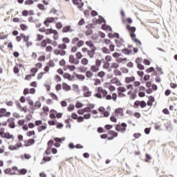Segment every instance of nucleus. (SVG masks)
Listing matches in <instances>:
<instances>
[{
	"mask_svg": "<svg viewBox=\"0 0 177 177\" xmlns=\"http://www.w3.org/2000/svg\"><path fill=\"white\" fill-rule=\"evenodd\" d=\"M62 89H64V91H70V89H71V86L67 84V83L64 82L62 84Z\"/></svg>",
	"mask_w": 177,
	"mask_h": 177,
	"instance_id": "nucleus-18",
	"label": "nucleus"
},
{
	"mask_svg": "<svg viewBox=\"0 0 177 177\" xmlns=\"http://www.w3.org/2000/svg\"><path fill=\"white\" fill-rule=\"evenodd\" d=\"M98 89L100 91L101 93L102 94V97H106L107 94L109 93L107 91L102 88V87H99Z\"/></svg>",
	"mask_w": 177,
	"mask_h": 177,
	"instance_id": "nucleus-22",
	"label": "nucleus"
},
{
	"mask_svg": "<svg viewBox=\"0 0 177 177\" xmlns=\"http://www.w3.org/2000/svg\"><path fill=\"white\" fill-rule=\"evenodd\" d=\"M30 73H32L33 74H37V73H38V68H37V67L32 68L30 69Z\"/></svg>",
	"mask_w": 177,
	"mask_h": 177,
	"instance_id": "nucleus-61",
	"label": "nucleus"
},
{
	"mask_svg": "<svg viewBox=\"0 0 177 177\" xmlns=\"http://www.w3.org/2000/svg\"><path fill=\"white\" fill-rule=\"evenodd\" d=\"M93 81H95L94 85L95 86H97V85H100V84H102V82L99 79H94Z\"/></svg>",
	"mask_w": 177,
	"mask_h": 177,
	"instance_id": "nucleus-52",
	"label": "nucleus"
},
{
	"mask_svg": "<svg viewBox=\"0 0 177 177\" xmlns=\"http://www.w3.org/2000/svg\"><path fill=\"white\" fill-rule=\"evenodd\" d=\"M146 106H147V104L146 103V102L145 100L140 101V107H141V109H145V107H146Z\"/></svg>",
	"mask_w": 177,
	"mask_h": 177,
	"instance_id": "nucleus-45",
	"label": "nucleus"
},
{
	"mask_svg": "<svg viewBox=\"0 0 177 177\" xmlns=\"http://www.w3.org/2000/svg\"><path fill=\"white\" fill-rule=\"evenodd\" d=\"M53 31V28L46 29V35H49L50 34H52Z\"/></svg>",
	"mask_w": 177,
	"mask_h": 177,
	"instance_id": "nucleus-56",
	"label": "nucleus"
},
{
	"mask_svg": "<svg viewBox=\"0 0 177 177\" xmlns=\"http://www.w3.org/2000/svg\"><path fill=\"white\" fill-rule=\"evenodd\" d=\"M63 77H64L65 80H68V81H74V80H75L74 76H72V75H71L70 73H64Z\"/></svg>",
	"mask_w": 177,
	"mask_h": 177,
	"instance_id": "nucleus-8",
	"label": "nucleus"
},
{
	"mask_svg": "<svg viewBox=\"0 0 177 177\" xmlns=\"http://www.w3.org/2000/svg\"><path fill=\"white\" fill-rule=\"evenodd\" d=\"M115 115H119L120 117H124V110L122 108H118L115 110Z\"/></svg>",
	"mask_w": 177,
	"mask_h": 177,
	"instance_id": "nucleus-7",
	"label": "nucleus"
},
{
	"mask_svg": "<svg viewBox=\"0 0 177 177\" xmlns=\"http://www.w3.org/2000/svg\"><path fill=\"white\" fill-rule=\"evenodd\" d=\"M67 68L70 70V71H75L76 70L77 67H75L74 65H67Z\"/></svg>",
	"mask_w": 177,
	"mask_h": 177,
	"instance_id": "nucleus-38",
	"label": "nucleus"
},
{
	"mask_svg": "<svg viewBox=\"0 0 177 177\" xmlns=\"http://www.w3.org/2000/svg\"><path fill=\"white\" fill-rule=\"evenodd\" d=\"M155 70L156 69L154 68V67L151 66V67H149V68H147L146 70V72L148 73H153V71H155Z\"/></svg>",
	"mask_w": 177,
	"mask_h": 177,
	"instance_id": "nucleus-54",
	"label": "nucleus"
},
{
	"mask_svg": "<svg viewBox=\"0 0 177 177\" xmlns=\"http://www.w3.org/2000/svg\"><path fill=\"white\" fill-rule=\"evenodd\" d=\"M35 143V140L33 138H30L27 141V143L24 144L25 147H28V146H31L32 145H34Z\"/></svg>",
	"mask_w": 177,
	"mask_h": 177,
	"instance_id": "nucleus-14",
	"label": "nucleus"
},
{
	"mask_svg": "<svg viewBox=\"0 0 177 177\" xmlns=\"http://www.w3.org/2000/svg\"><path fill=\"white\" fill-rule=\"evenodd\" d=\"M122 52L124 55H132V50L129 49L128 48H124L122 49Z\"/></svg>",
	"mask_w": 177,
	"mask_h": 177,
	"instance_id": "nucleus-15",
	"label": "nucleus"
},
{
	"mask_svg": "<svg viewBox=\"0 0 177 177\" xmlns=\"http://www.w3.org/2000/svg\"><path fill=\"white\" fill-rule=\"evenodd\" d=\"M47 127H48V124H46V123H44L41 126H39L37 127L38 132H42V131H45V129H46Z\"/></svg>",
	"mask_w": 177,
	"mask_h": 177,
	"instance_id": "nucleus-12",
	"label": "nucleus"
},
{
	"mask_svg": "<svg viewBox=\"0 0 177 177\" xmlns=\"http://www.w3.org/2000/svg\"><path fill=\"white\" fill-rule=\"evenodd\" d=\"M74 109H75V106L73 104H69L67 107L68 111H73Z\"/></svg>",
	"mask_w": 177,
	"mask_h": 177,
	"instance_id": "nucleus-40",
	"label": "nucleus"
},
{
	"mask_svg": "<svg viewBox=\"0 0 177 177\" xmlns=\"http://www.w3.org/2000/svg\"><path fill=\"white\" fill-rule=\"evenodd\" d=\"M120 67V65L115 62L112 63L111 66V68H118Z\"/></svg>",
	"mask_w": 177,
	"mask_h": 177,
	"instance_id": "nucleus-55",
	"label": "nucleus"
},
{
	"mask_svg": "<svg viewBox=\"0 0 177 177\" xmlns=\"http://www.w3.org/2000/svg\"><path fill=\"white\" fill-rule=\"evenodd\" d=\"M57 48H58V49L64 50L65 49H67V45H66L64 43H62L61 44H58Z\"/></svg>",
	"mask_w": 177,
	"mask_h": 177,
	"instance_id": "nucleus-24",
	"label": "nucleus"
},
{
	"mask_svg": "<svg viewBox=\"0 0 177 177\" xmlns=\"http://www.w3.org/2000/svg\"><path fill=\"white\" fill-rule=\"evenodd\" d=\"M93 23L94 24H102V23L106 24V19L103 17L99 16V19H97Z\"/></svg>",
	"mask_w": 177,
	"mask_h": 177,
	"instance_id": "nucleus-6",
	"label": "nucleus"
},
{
	"mask_svg": "<svg viewBox=\"0 0 177 177\" xmlns=\"http://www.w3.org/2000/svg\"><path fill=\"white\" fill-rule=\"evenodd\" d=\"M37 38L36 39V41H42L44 39V35H41V34H37Z\"/></svg>",
	"mask_w": 177,
	"mask_h": 177,
	"instance_id": "nucleus-53",
	"label": "nucleus"
},
{
	"mask_svg": "<svg viewBox=\"0 0 177 177\" xmlns=\"http://www.w3.org/2000/svg\"><path fill=\"white\" fill-rule=\"evenodd\" d=\"M41 106H42L41 101H36L33 106L34 109H35V107H37V109H40Z\"/></svg>",
	"mask_w": 177,
	"mask_h": 177,
	"instance_id": "nucleus-32",
	"label": "nucleus"
},
{
	"mask_svg": "<svg viewBox=\"0 0 177 177\" xmlns=\"http://www.w3.org/2000/svg\"><path fill=\"white\" fill-rule=\"evenodd\" d=\"M54 142H55L54 145L55 147H60V143H62L60 141V138H55Z\"/></svg>",
	"mask_w": 177,
	"mask_h": 177,
	"instance_id": "nucleus-16",
	"label": "nucleus"
},
{
	"mask_svg": "<svg viewBox=\"0 0 177 177\" xmlns=\"http://www.w3.org/2000/svg\"><path fill=\"white\" fill-rule=\"evenodd\" d=\"M139 106H140V100H136L134 102V104H133L134 109H139Z\"/></svg>",
	"mask_w": 177,
	"mask_h": 177,
	"instance_id": "nucleus-37",
	"label": "nucleus"
},
{
	"mask_svg": "<svg viewBox=\"0 0 177 177\" xmlns=\"http://www.w3.org/2000/svg\"><path fill=\"white\" fill-rule=\"evenodd\" d=\"M83 91L84 97H91V96H92V91H89V88H88V86H84Z\"/></svg>",
	"mask_w": 177,
	"mask_h": 177,
	"instance_id": "nucleus-3",
	"label": "nucleus"
},
{
	"mask_svg": "<svg viewBox=\"0 0 177 177\" xmlns=\"http://www.w3.org/2000/svg\"><path fill=\"white\" fill-rule=\"evenodd\" d=\"M86 78H92L93 77V73L91 71H86Z\"/></svg>",
	"mask_w": 177,
	"mask_h": 177,
	"instance_id": "nucleus-30",
	"label": "nucleus"
},
{
	"mask_svg": "<svg viewBox=\"0 0 177 177\" xmlns=\"http://www.w3.org/2000/svg\"><path fill=\"white\" fill-rule=\"evenodd\" d=\"M56 113H57V111H56L55 109H51L50 111V118H51V120H55V118H56Z\"/></svg>",
	"mask_w": 177,
	"mask_h": 177,
	"instance_id": "nucleus-13",
	"label": "nucleus"
},
{
	"mask_svg": "<svg viewBox=\"0 0 177 177\" xmlns=\"http://www.w3.org/2000/svg\"><path fill=\"white\" fill-rule=\"evenodd\" d=\"M21 37L24 39V42L26 44L30 41V36L24 35V33H21Z\"/></svg>",
	"mask_w": 177,
	"mask_h": 177,
	"instance_id": "nucleus-19",
	"label": "nucleus"
},
{
	"mask_svg": "<svg viewBox=\"0 0 177 177\" xmlns=\"http://www.w3.org/2000/svg\"><path fill=\"white\" fill-rule=\"evenodd\" d=\"M84 40H79L76 44V46H77V48H81V46H84Z\"/></svg>",
	"mask_w": 177,
	"mask_h": 177,
	"instance_id": "nucleus-39",
	"label": "nucleus"
},
{
	"mask_svg": "<svg viewBox=\"0 0 177 177\" xmlns=\"http://www.w3.org/2000/svg\"><path fill=\"white\" fill-rule=\"evenodd\" d=\"M91 113H87L83 115V118L84 120H89L91 118Z\"/></svg>",
	"mask_w": 177,
	"mask_h": 177,
	"instance_id": "nucleus-47",
	"label": "nucleus"
},
{
	"mask_svg": "<svg viewBox=\"0 0 177 177\" xmlns=\"http://www.w3.org/2000/svg\"><path fill=\"white\" fill-rule=\"evenodd\" d=\"M28 172V170L27 169H21L18 170V175H26Z\"/></svg>",
	"mask_w": 177,
	"mask_h": 177,
	"instance_id": "nucleus-21",
	"label": "nucleus"
},
{
	"mask_svg": "<svg viewBox=\"0 0 177 177\" xmlns=\"http://www.w3.org/2000/svg\"><path fill=\"white\" fill-rule=\"evenodd\" d=\"M34 1L33 0H26L25 1V5H33Z\"/></svg>",
	"mask_w": 177,
	"mask_h": 177,
	"instance_id": "nucleus-63",
	"label": "nucleus"
},
{
	"mask_svg": "<svg viewBox=\"0 0 177 177\" xmlns=\"http://www.w3.org/2000/svg\"><path fill=\"white\" fill-rule=\"evenodd\" d=\"M69 63L71 64H80V60L75 58L73 55H69Z\"/></svg>",
	"mask_w": 177,
	"mask_h": 177,
	"instance_id": "nucleus-5",
	"label": "nucleus"
},
{
	"mask_svg": "<svg viewBox=\"0 0 177 177\" xmlns=\"http://www.w3.org/2000/svg\"><path fill=\"white\" fill-rule=\"evenodd\" d=\"M62 32L66 33V32H73V31H74V30L71 29V26H64L62 28Z\"/></svg>",
	"mask_w": 177,
	"mask_h": 177,
	"instance_id": "nucleus-10",
	"label": "nucleus"
},
{
	"mask_svg": "<svg viewBox=\"0 0 177 177\" xmlns=\"http://www.w3.org/2000/svg\"><path fill=\"white\" fill-rule=\"evenodd\" d=\"M46 45H48L47 43H46V39H43L41 41V48H46Z\"/></svg>",
	"mask_w": 177,
	"mask_h": 177,
	"instance_id": "nucleus-50",
	"label": "nucleus"
},
{
	"mask_svg": "<svg viewBox=\"0 0 177 177\" xmlns=\"http://www.w3.org/2000/svg\"><path fill=\"white\" fill-rule=\"evenodd\" d=\"M47 145L48 148L52 149V146H55V141L53 140H48Z\"/></svg>",
	"mask_w": 177,
	"mask_h": 177,
	"instance_id": "nucleus-31",
	"label": "nucleus"
},
{
	"mask_svg": "<svg viewBox=\"0 0 177 177\" xmlns=\"http://www.w3.org/2000/svg\"><path fill=\"white\" fill-rule=\"evenodd\" d=\"M88 60L87 58H83L82 59L81 63L83 64V66H86L88 64Z\"/></svg>",
	"mask_w": 177,
	"mask_h": 177,
	"instance_id": "nucleus-44",
	"label": "nucleus"
},
{
	"mask_svg": "<svg viewBox=\"0 0 177 177\" xmlns=\"http://www.w3.org/2000/svg\"><path fill=\"white\" fill-rule=\"evenodd\" d=\"M37 8L40 10H45V6L42 3H39L37 4Z\"/></svg>",
	"mask_w": 177,
	"mask_h": 177,
	"instance_id": "nucleus-51",
	"label": "nucleus"
},
{
	"mask_svg": "<svg viewBox=\"0 0 177 177\" xmlns=\"http://www.w3.org/2000/svg\"><path fill=\"white\" fill-rule=\"evenodd\" d=\"M84 107V104L80 102H77L75 104V108L76 109H82Z\"/></svg>",
	"mask_w": 177,
	"mask_h": 177,
	"instance_id": "nucleus-33",
	"label": "nucleus"
},
{
	"mask_svg": "<svg viewBox=\"0 0 177 177\" xmlns=\"http://www.w3.org/2000/svg\"><path fill=\"white\" fill-rule=\"evenodd\" d=\"M91 70L93 73H97L99 71V66H96V65H93L91 66Z\"/></svg>",
	"mask_w": 177,
	"mask_h": 177,
	"instance_id": "nucleus-28",
	"label": "nucleus"
},
{
	"mask_svg": "<svg viewBox=\"0 0 177 177\" xmlns=\"http://www.w3.org/2000/svg\"><path fill=\"white\" fill-rule=\"evenodd\" d=\"M135 77L131 76V77H125V82L126 84H131V82H135Z\"/></svg>",
	"mask_w": 177,
	"mask_h": 177,
	"instance_id": "nucleus-11",
	"label": "nucleus"
},
{
	"mask_svg": "<svg viewBox=\"0 0 177 177\" xmlns=\"http://www.w3.org/2000/svg\"><path fill=\"white\" fill-rule=\"evenodd\" d=\"M50 95L53 100H59V97L56 94H55V93H50Z\"/></svg>",
	"mask_w": 177,
	"mask_h": 177,
	"instance_id": "nucleus-36",
	"label": "nucleus"
},
{
	"mask_svg": "<svg viewBox=\"0 0 177 177\" xmlns=\"http://www.w3.org/2000/svg\"><path fill=\"white\" fill-rule=\"evenodd\" d=\"M104 128L106 131H110V129H113V125L112 124H106L104 126Z\"/></svg>",
	"mask_w": 177,
	"mask_h": 177,
	"instance_id": "nucleus-60",
	"label": "nucleus"
},
{
	"mask_svg": "<svg viewBox=\"0 0 177 177\" xmlns=\"http://www.w3.org/2000/svg\"><path fill=\"white\" fill-rule=\"evenodd\" d=\"M131 39L136 44H139V45H142V41H140V40H139V39L136 38V37L135 38H131Z\"/></svg>",
	"mask_w": 177,
	"mask_h": 177,
	"instance_id": "nucleus-41",
	"label": "nucleus"
},
{
	"mask_svg": "<svg viewBox=\"0 0 177 177\" xmlns=\"http://www.w3.org/2000/svg\"><path fill=\"white\" fill-rule=\"evenodd\" d=\"M96 52V48H92L91 50H88L87 51V55L91 57V59H93V57L95 56Z\"/></svg>",
	"mask_w": 177,
	"mask_h": 177,
	"instance_id": "nucleus-9",
	"label": "nucleus"
},
{
	"mask_svg": "<svg viewBox=\"0 0 177 177\" xmlns=\"http://www.w3.org/2000/svg\"><path fill=\"white\" fill-rule=\"evenodd\" d=\"M77 70H80V73H86V71H88V68L85 66H80L77 68Z\"/></svg>",
	"mask_w": 177,
	"mask_h": 177,
	"instance_id": "nucleus-29",
	"label": "nucleus"
},
{
	"mask_svg": "<svg viewBox=\"0 0 177 177\" xmlns=\"http://www.w3.org/2000/svg\"><path fill=\"white\" fill-rule=\"evenodd\" d=\"M102 30H107L108 31H113V28H111V26H104V25H102Z\"/></svg>",
	"mask_w": 177,
	"mask_h": 177,
	"instance_id": "nucleus-25",
	"label": "nucleus"
},
{
	"mask_svg": "<svg viewBox=\"0 0 177 177\" xmlns=\"http://www.w3.org/2000/svg\"><path fill=\"white\" fill-rule=\"evenodd\" d=\"M75 56H76L77 60L82 59V54L80 51L76 53Z\"/></svg>",
	"mask_w": 177,
	"mask_h": 177,
	"instance_id": "nucleus-43",
	"label": "nucleus"
},
{
	"mask_svg": "<svg viewBox=\"0 0 177 177\" xmlns=\"http://www.w3.org/2000/svg\"><path fill=\"white\" fill-rule=\"evenodd\" d=\"M62 42L63 44H70V38L68 37H64L62 38Z\"/></svg>",
	"mask_w": 177,
	"mask_h": 177,
	"instance_id": "nucleus-46",
	"label": "nucleus"
},
{
	"mask_svg": "<svg viewBox=\"0 0 177 177\" xmlns=\"http://www.w3.org/2000/svg\"><path fill=\"white\" fill-rule=\"evenodd\" d=\"M109 67H110V62H104V68H106V70L109 69Z\"/></svg>",
	"mask_w": 177,
	"mask_h": 177,
	"instance_id": "nucleus-62",
	"label": "nucleus"
},
{
	"mask_svg": "<svg viewBox=\"0 0 177 177\" xmlns=\"http://www.w3.org/2000/svg\"><path fill=\"white\" fill-rule=\"evenodd\" d=\"M126 28L127 31H129L131 38L136 37V34L135 33V32L136 31V27L131 26V25L127 24Z\"/></svg>",
	"mask_w": 177,
	"mask_h": 177,
	"instance_id": "nucleus-2",
	"label": "nucleus"
},
{
	"mask_svg": "<svg viewBox=\"0 0 177 177\" xmlns=\"http://www.w3.org/2000/svg\"><path fill=\"white\" fill-rule=\"evenodd\" d=\"M60 104H61L62 107H67V101L62 100V101H61Z\"/></svg>",
	"mask_w": 177,
	"mask_h": 177,
	"instance_id": "nucleus-64",
	"label": "nucleus"
},
{
	"mask_svg": "<svg viewBox=\"0 0 177 177\" xmlns=\"http://www.w3.org/2000/svg\"><path fill=\"white\" fill-rule=\"evenodd\" d=\"M15 119L14 118H9L7 120V122H9L8 127L11 129H15V128H16V123L15 122Z\"/></svg>",
	"mask_w": 177,
	"mask_h": 177,
	"instance_id": "nucleus-4",
	"label": "nucleus"
},
{
	"mask_svg": "<svg viewBox=\"0 0 177 177\" xmlns=\"http://www.w3.org/2000/svg\"><path fill=\"white\" fill-rule=\"evenodd\" d=\"M13 71L15 74H19V73L20 72V69H19V67L15 66L13 68Z\"/></svg>",
	"mask_w": 177,
	"mask_h": 177,
	"instance_id": "nucleus-57",
	"label": "nucleus"
},
{
	"mask_svg": "<svg viewBox=\"0 0 177 177\" xmlns=\"http://www.w3.org/2000/svg\"><path fill=\"white\" fill-rule=\"evenodd\" d=\"M86 45H87V46H89V48H91V49H93L94 48H96L95 46V44H93L91 41H86Z\"/></svg>",
	"mask_w": 177,
	"mask_h": 177,
	"instance_id": "nucleus-27",
	"label": "nucleus"
},
{
	"mask_svg": "<svg viewBox=\"0 0 177 177\" xmlns=\"http://www.w3.org/2000/svg\"><path fill=\"white\" fill-rule=\"evenodd\" d=\"M108 133L109 135H111L113 138H117V136H118V133H117L115 131H108Z\"/></svg>",
	"mask_w": 177,
	"mask_h": 177,
	"instance_id": "nucleus-23",
	"label": "nucleus"
},
{
	"mask_svg": "<svg viewBox=\"0 0 177 177\" xmlns=\"http://www.w3.org/2000/svg\"><path fill=\"white\" fill-rule=\"evenodd\" d=\"M53 21H55V17H47L46 19H45V24L46 23H53Z\"/></svg>",
	"mask_w": 177,
	"mask_h": 177,
	"instance_id": "nucleus-26",
	"label": "nucleus"
},
{
	"mask_svg": "<svg viewBox=\"0 0 177 177\" xmlns=\"http://www.w3.org/2000/svg\"><path fill=\"white\" fill-rule=\"evenodd\" d=\"M102 51L103 52V53H106V55H110V50L106 47H103L102 48Z\"/></svg>",
	"mask_w": 177,
	"mask_h": 177,
	"instance_id": "nucleus-35",
	"label": "nucleus"
},
{
	"mask_svg": "<svg viewBox=\"0 0 177 177\" xmlns=\"http://www.w3.org/2000/svg\"><path fill=\"white\" fill-rule=\"evenodd\" d=\"M74 75L76 78H77V80H80V81H84V80H85V75H80V74L74 73Z\"/></svg>",
	"mask_w": 177,
	"mask_h": 177,
	"instance_id": "nucleus-17",
	"label": "nucleus"
},
{
	"mask_svg": "<svg viewBox=\"0 0 177 177\" xmlns=\"http://www.w3.org/2000/svg\"><path fill=\"white\" fill-rule=\"evenodd\" d=\"M113 73H114V74H115V75L116 77H117V75H119V76L122 75V73H121L120 70H115V71H113Z\"/></svg>",
	"mask_w": 177,
	"mask_h": 177,
	"instance_id": "nucleus-58",
	"label": "nucleus"
},
{
	"mask_svg": "<svg viewBox=\"0 0 177 177\" xmlns=\"http://www.w3.org/2000/svg\"><path fill=\"white\" fill-rule=\"evenodd\" d=\"M20 28H21V30H22V31H26V30L28 28V26H27V25L24 24H22L20 25Z\"/></svg>",
	"mask_w": 177,
	"mask_h": 177,
	"instance_id": "nucleus-48",
	"label": "nucleus"
},
{
	"mask_svg": "<svg viewBox=\"0 0 177 177\" xmlns=\"http://www.w3.org/2000/svg\"><path fill=\"white\" fill-rule=\"evenodd\" d=\"M146 159L145 160V162H150V160H151V156L149 153L145 154Z\"/></svg>",
	"mask_w": 177,
	"mask_h": 177,
	"instance_id": "nucleus-34",
	"label": "nucleus"
},
{
	"mask_svg": "<svg viewBox=\"0 0 177 177\" xmlns=\"http://www.w3.org/2000/svg\"><path fill=\"white\" fill-rule=\"evenodd\" d=\"M26 100L29 104V106H31V110H35V109L34 108V101H32V100H30L29 98H26Z\"/></svg>",
	"mask_w": 177,
	"mask_h": 177,
	"instance_id": "nucleus-20",
	"label": "nucleus"
},
{
	"mask_svg": "<svg viewBox=\"0 0 177 177\" xmlns=\"http://www.w3.org/2000/svg\"><path fill=\"white\" fill-rule=\"evenodd\" d=\"M12 172V169L10 168H7L4 170V173L6 174V175H10Z\"/></svg>",
	"mask_w": 177,
	"mask_h": 177,
	"instance_id": "nucleus-59",
	"label": "nucleus"
},
{
	"mask_svg": "<svg viewBox=\"0 0 177 177\" xmlns=\"http://www.w3.org/2000/svg\"><path fill=\"white\" fill-rule=\"evenodd\" d=\"M12 113L10 111L6 112L4 115L0 114V118H2V117H10V115Z\"/></svg>",
	"mask_w": 177,
	"mask_h": 177,
	"instance_id": "nucleus-49",
	"label": "nucleus"
},
{
	"mask_svg": "<svg viewBox=\"0 0 177 177\" xmlns=\"http://www.w3.org/2000/svg\"><path fill=\"white\" fill-rule=\"evenodd\" d=\"M128 125L125 122H122L120 124H116L115 131L117 132H121V133H124L125 131H127V127Z\"/></svg>",
	"mask_w": 177,
	"mask_h": 177,
	"instance_id": "nucleus-1",
	"label": "nucleus"
},
{
	"mask_svg": "<svg viewBox=\"0 0 177 177\" xmlns=\"http://www.w3.org/2000/svg\"><path fill=\"white\" fill-rule=\"evenodd\" d=\"M55 27L57 28V30H62V28H63V24L62 22H57L55 25Z\"/></svg>",
	"mask_w": 177,
	"mask_h": 177,
	"instance_id": "nucleus-42",
	"label": "nucleus"
}]
</instances>
